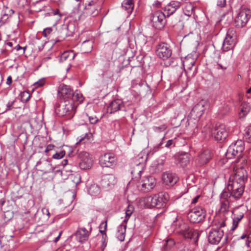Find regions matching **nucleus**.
Wrapping results in <instances>:
<instances>
[{
    "label": "nucleus",
    "instance_id": "nucleus-1",
    "mask_svg": "<svg viewBox=\"0 0 251 251\" xmlns=\"http://www.w3.org/2000/svg\"><path fill=\"white\" fill-rule=\"evenodd\" d=\"M216 228L211 229L208 233V240L212 244H217L224 235V230L222 228L226 226V218L217 216L213 222Z\"/></svg>",
    "mask_w": 251,
    "mask_h": 251
},
{
    "label": "nucleus",
    "instance_id": "nucleus-2",
    "mask_svg": "<svg viewBox=\"0 0 251 251\" xmlns=\"http://www.w3.org/2000/svg\"><path fill=\"white\" fill-rule=\"evenodd\" d=\"M168 200V195L161 193L153 196L145 198L144 201L147 207L161 208L165 206Z\"/></svg>",
    "mask_w": 251,
    "mask_h": 251
},
{
    "label": "nucleus",
    "instance_id": "nucleus-3",
    "mask_svg": "<svg viewBox=\"0 0 251 251\" xmlns=\"http://www.w3.org/2000/svg\"><path fill=\"white\" fill-rule=\"evenodd\" d=\"M208 106V102L206 100H201L197 104H196L191 112H190L189 118L188 119V123L190 125L193 121L195 122L194 124L195 125L196 122H197L200 117L203 114L205 109Z\"/></svg>",
    "mask_w": 251,
    "mask_h": 251
},
{
    "label": "nucleus",
    "instance_id": "nucleus-4",
    "mask_svg": "<svg viewBox=\"0 0 251 251\" xmlns=\"http://www.w3.org/2000/svg\"><path fill=\"white\" fill-rule=\"evenodd\" d=\"M245 164L244 160L241 162L240 161L236 162L234 167V175L231 176L229 179L245 183L248 177L247 172L244 167Z\"/></svg>",
    "mask_w": 251,
    "mask_h": 251
},
{
    "label": "nucleus",
    "instance_id": "nucleus-5",
    "mask_svg": "<svg viewBox=\"0 0 251 251\" xmlns=\"http://www.w3.org/2000/svg\"><path fill=\"white\" fill-rule=\"evenodd\" d=\"M172 227L174 232L182 236L185 239H191L193 237L194 232L188 225L181 220L174 222Z\"/></svg>",
    "mask_w": 251,
    "mask_h": 251
},
{
    "label": "nucleus",
    "instance_id": "nucleus-6",
    "mask_svg": "<svg viewBox=\"0 0 251 251\" xmlns=\"http://www.w3.org/2000/svg\"><path fill=\"white\" fill-rule=\"evenodd\" d=\"M244 187L245 183L229 179L227 189L229 193V197L239 199L244 192Z\"/></svg>",
    "mask_w": 251,
    "mask_h": 251
},
{
    "label": "nucleus",
    "instance_id": "nucleus-7",
    "mask_svg": "<svg viewBox=\"0 0 251 251\" xmlns=\"http://www.w3.org/2000/svg\"><path fill=\"white\" fill-rule=\"evenodd\" d=\"M251 17V10L245 7H241L234 20L235 26L238 28L244 27Z\"/></svg>",
    "mask_w": 251,
    "mask_h": 251
},
{
    "label": "nucleus",
    "instance_id": "nucleus-8",
    "mask_svg": "<svg viewBox=\"0 0 251 251\" xmlns=\"http://www.w3.org/2000/svg\"><path fill=\"white\" fill-rule=\"evenodd\" d=\"M244 150V143L241 140H237L228 148L226 155L227 158L231 159L236 156H240Z\"/></svg>",
    "mask_w": 251,
    "mask_h": 251
},
{
    "label": "nucleus",
    "instance_id": "nucleus-9",
    "mask_svg": "<svg viewBox=\"0 0 251 251\" xmlns=\"http://www.w3.org/2000/svg\"><path fill=\"white\" fill-rule=\"evenodd\" d=\"M151 24L152 26L158 29L162 28L166 23L165 15L160 10L153 12L151 17Z\"/></svg>",
    "mask_w": 251,
    "mask_h": 251
},
{
    "label": "nucleus",
    "instance_id": "nucleus-10",
    "mask_svg": "<svg viewBox=\"0 0 251 251\" xmlns=\"http://www.w3.org/2000/svg\"><path fill=\"white\" fill-rule=\"evenodd\" d=\"M236 36L235 31L233 29H229L223 43L222 49L223 51H227L232 50L236 44Z\"/></svg>",
    "mask_w": 251,
    "mask_h": 251
},
{
    "label": "nucleus",
    "instance_id": "nucleus-11",
    "mask_svg": "<svg viewBox=\"0 0 251 251\" xmlns=\"http://www.w3.org/2000/svg\"><path fill=\"white\" fill-rule=\"evenodd\" d=\"M206 215L205 210L201 207H197L191 210L188 214V219L190 222L198 223L203 221Z\"/></svg>",
    "mask_w": 251,
    "mask_h": 251
},
{
    "label": "nucleus",
    "instance_id": "nucleus-12",
    "mask_svg": "<svg viewBox=\"0 0 251 251\" xmlns=\"http://www.w3.org/2000/svg\"><path fill=\"white\" fill-rule=\"evenodd\" d=\"M228 129L223 124H217L212 132V135L217 141H224L228 136Z\"/></svg>",
    "mask_w": 251,
    "mask_h": 251
},
{
    "label": "nucleus",
    "instance_id": "nucleus-13",
    "mask_svg": "<svg viewBox=\"0 0 251 251\" xmlns=\"http://www.w3.org/2000/svg\"><path fill=\"white\" fill-rule=\"evenodd\" d=\"M172 51L170 46L165 43L159 44L156 47V54L160 58L163 60L169 58L172 55Z\"/></svg>",
    "mask_w": 251,
    "mask_h": 251
},
{
    "label": "nucleus",
    "instance_id": "nucleus-14",
    "mask_svg": "<svg viewBox=\"0 0 251 251\" xmlns=\"http://www.w3.org/2000/svg\"><path fill=\"white\" fill-rule=\"evenodd\" d=\"M79 167L82 170H87L91 168L93 164L92 156L88 152L83 151L79 153Z\"/></svg>",
    "mask_w": 251,
    "mask_h": 251
},
{
    "label": "nucleus",
    "instance_id": "nucleus-15",
    "mask_svg": "<svg viewBox=\"0 0 251 251\" xmlns=\"http://www.w3.org/2000/svg\"><path fill=\"white\" fill-rule=\"evenodd\" d=\"M156 185V180L154 177L149 176L145 177L138 185L139 189L144 192L152 190Z\"/></svg>",
    "mask_w": 251,
    "mask_h": 251
},
{
    "label": "nucleus",
    "instance_id": "nucleus-16",
    "mask_svg": "<svg viewBox=\"0 0 251 251\" xmlns=\"http://www.w3.org/2000/svg\"><path fill=\"white\" fill-rule=\"evenodd\" d=\"M75 110L73 103L67 101L62 102L57 109L60 116L73 115L75 113Z\"/></svg>",
    "mask_w": 251,
    "mask_h": 251
},
{
    "label": "nucleus",
    "instance_id": "nucleus-17",
    "mask_svg": "<svg viewBox=\"0 0 251 251\" xmlns=\"http://www.w3.org/2000/svg\"><path fill=\"white\" fill-rule=\"evenodd\" d=\"M116 156L112 153L101 155L100 158V164L102 167H111L116 163Z\"/></svg>",
    "mask_w": 251,
    "mask_h": 251
},
{
    "label": "nucleus",
    "instance_id": "nucleus-18",
    "mask_svg": "<svg viewBox=\"0 0 251 251\" xmlns=\"http://www.w3.org/2000/svg\"><path fill=\"white\" fill-rule=\"evenodd\" d=\"M211 158V153L210 151L208 149H204L198 154L196 162L199 166H202L208 162Z\"/></svg>",
    "mask_w": 251,
    "mask_h": 251
},
{
    "label": "nucleus",
    "instance_id": "nucleus-19",
    "mask_svg": "<svg viewBox=\"0 0 251 251\" xmlns=\"http://www.w3.org/2000/svg\"><path fill=\"white\" fill-rule=\"evenodd\" d=\"M162 178L163 183L169 186H173L178 180V178L176 174L169 172L164 173Z\"/></svg>",
    "mask_w": 251,
    "mask_h": 251
},
{
    "label": "nucleus",
    "instance_id": "nucleus-20",
    "mask_svg": "<svg viewBox=\"0 0 251 251\" xmlns=\"http://www.w3.org/2000/svg\"><path fill=\"white\" fill-rule=\"evenodd\" d=\"M58 94L60 98H62L64 100L70 99L73 96V91L70 86L61 84L58 87Z\"/></svg>",
    "mask_w": 251,
    "mask_h": 251
},
{
    "label": "nucleus",
    "instance_id": "nucleus-21",
    "mask_svg": "<svg viewBox=\"0 0 251 251\" xmlns=\"http://www.w3.org/2000/svg\"><path fill=\"white\" fill-rule=\"evenodd\" d=\"M92 228L90 227L89 230H87L85 227L78 228L75 232L76 240L79 242H84L87 241L90 235Z\"/></svg>",
    "mask_w": 251,
    "mask_h": 251
},
{
    "label": "nucleus",
    "instance_id": "nucleus-22",
    "mask_svg": "<svg viewBox=\"0 0 251 251\" xmlns=\"http://www.w3.org/2000/svg\"><path fill=\"white\" fill-rule=\"evenodd\" d=\"M181 5V3L178 1L172 0L167 4L164 8L167 17L173 14Z\"/></svg>",
    "mask_w": 251,
    "mask_h": 251
},
{
    "label": "nucleus",
    "instance_id": "nucleus-23",
    "mask_svg": "<svg viewBox=\"0 0 251 251\" xmlns=\"http://www.w3.org/2000/svg\"><path fill=\"white\" fill-rule=\"evenodd\" d=\"M116 181V177L113 175L106 174L102 176L100 184L102 187L107 188L114 186Z\"/></svg>",
    "mask_w": 251,
    "mask_h": 251
},
{
    "label": "nucleus",
    "instance_id": "nucleus-24",
    "mask_svg": "<svg viewBox=\"0 0 251 251\" xmlns=\"http://www.w3.org/2000/svg\"><path fill=\"white\" fill-rule=\"evenodd\" d=\"M233 223L231 230H234L238 226L239 222L243 218L244 213L239 208H235L232 211Z\"/></svg>",
    "mask_w": 251,
    "mask_h": 251
},
{
    "label": "nucleus",
    "instance_id": "nucleus-25",
    "mask_svg": "<svg viewBox=\"0 0 251 251\" xmlns=\"http://www.w3.org/2000/svg\"><path fill=\"white\" fill-rule=\"evenodd\" d=\"M190 163V156L188 153L178 155L176 158V163L177 166L184 168Z\"/></svg>",
    "mask_w": 251,
    "mask_h": 251
},
{
    "label": "nucleus",
    "instance_id": "nucleus-26",
    "mask_svg": "<svg viewBox=\"0 0 251 251\" xmlns=\"http://www.w3.org/2000/svg\"><path fill=\"white\" fill-rule=\"evenodd\" d=\"M123 106L121 100L116 99L112 101L107 108V112L110 113H114L121 109Z\"/></svg>",
    "mask_w": 251,
    "mask_h": 251
},
{
    "label": "nucleus",
    "instance_id": "nucleus-27",
    "mask_svg": "<svg viewBox=\"0 0 251 251\" xmlns=\"http://www.w3.org/2000/svg\"><path fill=\"white\" fill-rule=\"evenodd\" d=\"M98 0H91V1L88 2V5L85 6V8L88 14L93 16H96L98 14L99 11L95 5Z\"/></svg>",
    "mask_w": 251,
    "mask_h": 251
},
{
    "label": "nucleus",
    "instance_id": "nucleus-28",
    "mask_svg": "<svg viewBox=\"0 0 251 251\" xmlns=\"http://www.w3.org/2000/svg\"><path fill=\"white\" fill-rule=\"evenodd\" d=\"M126 224L122 223L117 227L116 236L120 241H123L125 238V233L126 231Z\"/></svg>",
    "mask_w": 251,
    "mask_h": 251
},
{
    "label": "nucleus",
    "instance_id": "nucleus-29",
    "mask_svg": "<svg viewBox=\"0 0 251 251\" xmlns=\"http://www.w3.org/2000/svg\"><path fill=\"white\" fill-rule=\"evenodd\" d=\"M14 11L6 6H3L2 10L1 17L0 18V22L3 23L6 22L7 20L12 16V15L14 14Z\"/></svg>",
    "mask_w": 251,
    "mask_h": 251
},
{
    "label": "nucleus",
    "instance_id": "nucleus-30",
    "mask_svg": "<svg viewBox=\"0 0 251 251\" xmlns=\"http://www.w3.org/2000/svg\"><path fill=\"white\" fill-rule=\"evenodd\" d=\"M122 6L128 14H131L134 6L133 0H124L122 3Z\"/></svg>",
    "mask_w": 251,
    "mask_h": 251
},
{
    "label": "nucleus",
    "instance_id": "nucleus-31",
    "mask_svg": "<svg viewBox=\"0 0 251 251\" xmlns=\"http://www.w3.org/2000/svg\"><path fill=\"white\" fill-rule=\"evenodd\" d=\"M93 41L92 40H86L82 42L81 47V51L83 53H88L91 51L93 49Z\"/></svg>",
    "mask_w": 251,
    "mask_h": 251
},
{
    "label": "nucleus",
    "instance_id": "nucleus-32",
    "mask_svg": "<svg viewBox=\"0 0 251 251\" xmlns=\"http://www.w3.org/2000/svg\"><path fill=\"white\" fill-rule=\"evenodd\" d=\"M75 57V53L73 50H67L63 52L60 55V61L63 62L66 60H71Z\"/></svg>",
    "mask_w": 251,
    "mask_h": 251
},
{
    "label": "nucleus",
    "instance_id": "nucleus-33",
    "mask_svg": "<svg viewBox=\"0 0 251 251\" xmlns=\"http://www.w3.org/2000/svg\"><path fill=\"white\" fill-rule=\"evenodd\" d=\"M251 110V107L248 103H243L241 105L240 111L239 113L240 119H244Z\"/></svg>",
    "mask_w": 251,
    "mask_h": 251
},
{
    "label": "nucleus",
    "instance_id": "nucleus-34",
    "mask_svg": "<svg viewBox=\"0 0 251 251\" xmlns=\"http://www.w3.org/2000/svg\"><path fill=\"white\" fill-rule=\"evenodd\" d=\"M38 165H41V169L39 170L44 173H48L50 172L52 169L51 164L47 160H44L37 163Z\"/></svg>",
    "mask_w": 251,
    "mask_h": 251
},
{
    "label": "nucleus",
    "instance_id": "nucleus-35",
    "mask_svg": "<svg viewBox=\"0 0 251 251\" xmlns=\"http://www.w3.org/2000/svg\"><path fill=\"white\" fill-rule=\"evenodd\" d=\"M88 192L92 196H97L100 194V188L97 184H93L89 187Z\"/></svg>",
    "mask_w": 251,
    "mask_h": 251
},
{
    "label": "nucleus",
    "instance_id": "nucleus-36",
    "mask_svg": "<svg viewBox=\"0 0 251 251\" xmlns=\"http://www.w3.org/2000/svg\"><path fill=\"white\" fill-rule=\"evenodd\" d=\"M194 6L190 2H185L183 5V11L184 14L190 17L193 13Z\"/></svg>",
    "mask_w": 251,
    "mask_h": 251
},
{
    "label": "nucleus",
    "instance_id": "nucleus-37",
    "mask_svg": "<svg viewBox=\"0 0 251 251\" xmlns=\"http://www.w3.org/2000/svg\"><path fill=\"white\" fill-rule=\"evenodd\" d=\"M143 164H137L136 168H134L131 171L133 176L138 179L140 178L141 174L143 172Z\"/></svg>",
    "mask_w": 251,
    "mask_h": 251
},
{
    "label": "nucleus",
    "instance_id": "nucleus-38",
    "mask_svg": "<svg viewBox=\"0 0 251 251\" xmlns=\"http://www.w3.org/2000/svg\"><path fill=\"white\" fill-rule=\"evenodd\" d=\"M195 61L193 58H185L182 61V65L184 68L190 70L194 65Z\"/></svg>",
    "mask_w": 251,
    "mask_h": 251
},
{
    "label": "nucleus",
    "instance_id": "nucleus-39",
    "mask_svg": "<svg viewBox=\"0 0 251 251\" xmlns=\"http://www.w3.org/2000/svg\"><path fill=\"white\" fill-rule=\"evenodd\" d=\"M229 208V202L227 200H225L221 202V207L219 210L220 215L223 214V216L228 212Z\"/></svg>",
    "mask_w": 251,
    "mask_h": 251
},
{
    "label": "nucleus",
    "instance_id": "nucleus-40",
    "mask_svg": "<svg viewBox=\"0 0 251 251\" xmlns=\"http://www.w3.org/2000/svg\"><path fill=\"white\" fill-rule=\"evenodd\" d=\"M134 207L133 206L131 205H128V206L126 207L125 211L126 216L124 220L123 221V223L126 224L128 220H129L130 217L132 215V213L134 211Z\"/></svg>",
    "mask_w": 251,
    "mask_h": 251
},
{
    "label": "nucleus",
    "instance_id": "nucleus-41",
    "mask_svg": "<svg viewBox=\"0 0 251 251\" xmlns=\"http://www.w3.org/2000/svg\"><path fill=\"white\" fill-rule=\"evenodd\" d=\"M72 100L78 102L79 103L83 101L82 95L78 91H76L74 93L73 92L72 96Z\"/></svg>",
    "mask_w": 251,
    "mask_h": 251
},
{
    "label": "nucleus",
    "instance_id": "nucleus-42",
    "mask_svg": "<svg viewBox=\"0 0 251 251\" xmlns=\"http://www.w3.org/2000/svg\"><path fill=\"white\" fill-rule=\"evenodd\" d=\"M244 138L248 143H251V125L245 128Z\"/></svg>",
    "mask_w": 251,
    "mask_h": 251
},
{
    "label": "nucleus",
    "instance_id": "nucleus-43",
    "mask_svg": "<svg viewBox=\"0 0 251 251\" xmlns=\"http://www.w3.org/2000/svg\"><path fill=\"white\" fill-rule=\"evenodd\" d=\"M175 244L174 240L172 239H169L166 241L165 244L164 245V250L167 251L171 248L174 247Z\"/></svg>",
    "mask_w": 251,
    "mask_h": 251
},
{
    "label": "nucleus",
    "instance_id": "nucleus-44",
    "mask_svg": "<svg viewBox=\"0 0 251 251\" xmlns=\"http://www.w3.org/2000/svg\"><path fill=\"white\" fill-rule=\"evenodd\" d=\"M30 98V95L27 91H24L21 94V100L24 102H27Z\"/></svg>",
    "mask_w": 251,
    "mask_h": 251
},
{
    "label": "nucleus",
    "instance_id": "nucleus-45",
    "mask_svg": "<svg viewBox=\"0 0 251 251\" xmlns=\"http://www.w3.org/2000/svg\"><path fill=\"white\" fill-rule=\"evenodd\" d=\"M92 136V135L91 133H86L83 137H80V138L78 139L79 142L81 143L83 142V143H86L90 139Z\"/></svg>",
    "mask_w": 251,
    "mask_h": 251
},
{
    "label": "nucleus",
    "instance_id": "nucleus-46",
    "mask_svg": "<svg viewBox=\"0 0 251 251\" xmlns=\"http://www.w3.org/2000/svg\"><path fill=\"white\" fill-rule=\"evenodd\" d=\"M65 155V151L63 150L60 151L59 152H56L53 155L52 158L55 159H59L64 157Z\"/></svg>",
    "mask_w": 251,
    "mask_h": 251
},
{
    "label": "nucleus",
    "instance_id": "nucleus-47",
    "mask_svg": "<svg viewBox=\"0 0 251 251\" xmlns=\"http://www.w3.org/2000/svg\"><path fill=\"white\" fill-rule=\"evenodd\" d=\"M154 165H155L154 173H158L163 170V163L162 161L157 164H154Z\"/></svg>",
    "mask_w": 251,
    "mask_h": 251
},
{
    "label": "nucleus",
    "instance_id": "nucleus-48",
    "mask_svg": "<svg viewBox=\"0 0 251 251\" xmlns=\"http://www.w3.org/2000/svg\"><path fill=\"white\" fill-rule=\"evenodd\" d=\"M137 40H138L139 43L142 45H145L147 42L146 37L143 35H139L138 37Z\"/></svg>",
    "mask_w": 251,
    "mask_h": 251
},
{
    "label": "nucleus",
    "instance_id": "nucleus-49",
    "mask_svg": "<svg viewBox=\"0 0 251 251\" xmlns=\"http://www.w3.org/2000/svg\"><path fill=\"white\" fill-rule=\"evenodd\" d=\"M167 128V126L165 125H163L160 126H154L153 129L154 131L159 132L165 130Z\"/></svg>",
    "mask_w": 251,
    "mask_h": 251
},
{
    "label": "nucleus",
    "instance_id": "nucleus-50",
    "mask_svg": "<svg viewBox=\"0 0 251 251\" xmlns=\"http://www.w3.org/2000/svg\"><path fill=\"white\" fill-rule=\"evenodd\" d=\"M89 120L91 124H95L99 121V119L96 116H89Z\"/></svg>",
    "mask_w": 251,
    "mask_h": 251
},
{
    "label": "nucleus",
    "instance_id": "nucleus-51",
    "mask_svg": "<svg viewBox=\"0 0 251 251\" xmlns=\"http://www.w3.org/2000/svg\"><path fill=\"white\" fill-rule=\"evenodd\" d=\"M52 29L51 28H45L43 31V35L44 36V37H48V36L51 33V32H52Z\"/></svg>",
    "mask_w": 251,
    "mask_h": 251
},
{
    "label": "nucleus",
    "instance_id": "nucleus-52",
    "mask_svg": "<svg viewBox=\"0 0 251 251\" xmlns=\"http://www.w3.org/2000/svg\"><path fill=\"white\" fill-rule=\"evenodd\" d=\"M226 4V0H217V5L220 7H224Z\"/></svg>",
    "mask_w": 251,
    "mask_h": 251
},
{
    "label": "nucleus",
    "instance_id": "nucleus-53",
    "mask_svg": "<svg viewBox=\"0 0 251 251\" xmlns=\"http://www.w3.org/2000/svg\"><path fill=\"white\" fill-rule=\"evenodd\" d=\"M42 212L44 215H45L47 216V218H49L50 217V213L49 210L48 208H42Z\"/></svg>",
    "mask_w": 251,
    "mask_h": 251
},
{
    "label": "nucleus",
    "instance_id": "nucleus-54",
    "mask_svg": "<svg viewBox=\"0 0 251 251\" xmlns=\"http://www.w3.org/2000/svg\"><path fill=\"white\" fill-rule=\"evenodd\" d=\"M137 159H142V161H144L146 160V155L144 153H141L139 154Z\"/></svg>",
    "mask_w": 251,
    "mask_h": 251
},
{
    "label": "nucleus",
    "instance_id": "nucleus-55",
    "mask_svg": "<svg viewBox=\"0 0 251 251\" xmlns=\"http://www.w3.org/2000/svg\"><path fill=\"white\" fill-rule=\"evenodd\" d=\"M54 148V146L53 145H52V144L48 145L46 148L45 152H48L49 151L52 150Z\"/></svg>",
    "mask_w": 251,
    "mask_h": 251
},
{
    "label": "nucleus",
    "instance_id": "nucleus-56",
    "mask_svg": "<svg viewBox=\"0 0 251 251\" xmlns=\"http://www.w3.org/2000/svg\"><path fill=\"white\" fill-rule=\"evenodd\" d=\"M174 143L173 140H169L167 142L166 144L165 145V147L166 148H170L171 147V146H172V145H174Z\"/></svg>",
    "mask_w": 251,
    "mask_h": 251
},
{
    "label": "nucleus",
    "instance_id": "nucleus-57",
    "mask_svg": "<svg viewBox=\"0 0 251 251\" xmlns=\"http://www.w3.org/2000/svg\"><path fill=\"white\" fill-rule=\"evenodd\" d=\"M45 80L44 79H40L37 81L36 84L37 86H42L45 83Z\"/></svg>",
    "mask_w": 251,
    "mask_h": 251
},
{
    "label": "nucleus",
    "instance_id": "nucleus-58",
    "mask_svg": "<svg viewBox=\"0 0 251 251\" xmlns=\"http://www.w3.org/2000/svg\"><path fill=\"white\" fill-rule=\"evenodd\" d=\"M200 197H201L200 195H198L196 197H195L194 199H193V200L191 201V203L192 204H196L198 202V201L200 199Z\"/></svg>",
    "mask_w": 251,
    "mask_h": 251
},
{
    "label": "nucleus",
    "instance_id": "nucleus-59",
    "mask_svg": "<svg viewBox=\"0 0 251 251\" xmlns=\"http://www.w3.org/2000/svg\"><path fill=\"white\" fill-rule=\"evenodd\" d=\"M13 103H14V101L8 102L6 105L7 108L6 110H9L11 109L12 108Z\"/></svg>",
    "mask_w": 251,
    "mask_h": 251
},
{
    "label": "nucleus",
    "instance_id": "nucleus-60",
    "mask_svg": "<svg viewBox=\"0 0 251 251\" xmlns=\"http://www.w3.org/2000/svg\"><path fill=\"white\" fill-rule=\"evenodd\" d=\"M12 82V77L10 75H9L8 76V77L7 78L6 83L8 85H10L11 84Z\"/></svg>",
    "mask_w": 251,
    "mask_h": 251
},
{
    "label": "nucleus",
    "instance_id": "nucleus-61",
    "mask_svg": "<svg viewBox=\"0 0 251 251\" xmlns=\"http://www.w3.org/2000/svg\"><path fill=\"white\" fill-rule=\"evenodd\" d=\"M68 164V160L67 159H64L62 162V165L64 167V170L65 169V166H67Z\"/></svg>",
    "mask_w": 251,
    "mask_h": 251
},
{
    "label": "nucleus",
    "instance_id": "nucleus-62",
    "mask_svg": "<svg viewBox=\"0 0 251 251\" xmlns=\"http://www.w3.org/2000/svg\"><path fill=\"white\" fill-rule=\"evenodd\" d=\"M52 13L54 15H58V17L60 18V16H61V15L59 14V10L58 9H56L55 10H53L52 12Z\"/></svg>",
    "mask_w": 251,
    "mask_h": 251
},
{
    "label": "nucleus",
    "instance_id": "nucleus-63",
    "mask_svg": "<svg viewBox=\"0 0 251 251\" xmlns=\"http://www.w3.org/2000/svg\"><path fill=\"white\" fill-rule=\"evenodd\" d=\"M251 243V232L248 235L247 239L246 240V243Z\"/></svg>",
    "mask_w": 251,
    "mask_h": 251
},
{
    "label": "nucleus",
    "instance_id": "nucleus-64",
    "mask_svg": "<svg viewBox=\"0 0 251 251\" xmlns=\"http://www.w3.org/2000/svg\"><path fill=\"white\" fill-rule=\"evenodd\" d=\"M207 126H208L207 128L206 127H204V129L202 130V132H207L208 131H210L209 128H210V125H207Z\"/></svg>",
    "mask_w": 251,
    "mask_h": 251
}]
</instances>
